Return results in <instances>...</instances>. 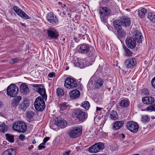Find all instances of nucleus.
Masks as SVG:
<instances>
[{"label":"nucleus","instance_id":"nucleus-1","mask_svg":"<svg viewBox=\"0 0 155 155\" xmlns=\"http://www.w3.org/2000/svg\"><path fill=\"white\" fill-rule=\"evenodd\" d=\"M79 51L80 53L82 54H86L89 52V56L92 57V61L94 60L96 55L95 51L93 48H92L91 51H90V47L89 46L83 44L80 46Z\"/></svg>","mask_w":155,"mask_h":155},{"label":"nucleus","instance_id":"nucleus-2","mask_svg":"<svg viewBox=\"0 0 155 155\" xmlns=\"http://www.w3.org/2000/svg\"><path fill=\"white\" fill-rule=\"evenodd\" d=\"M82 133L81 128L74 127L71 128L68 132V136L71 138H74L80 136Z\"/></svg>","mask_w":155,"mask_h":155},{"label":"nucleus","instance_id":"nucleus-3","mask_svg":"<svg viewBox=\"0 0 155 155\" xmlns=\"http://www.w3.org/2000/svg\"><path fill=\"white\" fill-rule=\"evenodd\" d=\"M12 128L15 131L24 133L27 130V126L25 122L18 121L13 124Z\"/></svg>","mask_w":155,"mask_h":155},{"label":"nucleus","instance_id":"nucleus-4","mask_svg":"<svg viewBox=\"0 0 155 155\" xmlns=\"http://www.w3.org/2000/svg\"><path fill=\"white\" fill-rule=\"evenodd\" d=\"M18 92V88L17 86L14 84L9 85L7 89V94L12 97L16 96Z\"/></svg>","mask_w":155,"mask_h":155},{"label":"nucleus","instance_id":"nucleus-5","mask_svg":"<svg viewBox=\"0 0 155 155\" xmlns=\"http://www.w3.org/2000/svg\"><path fill=\"white\" fill-rule=\"evenodd\" d=\"M34 106L35 109L38 111H42L45 108V102L42 97L39 96L36 99Z\"/></svg>","mask_w":155,"mask_h":155},{"label":"nucleus","instance_id":"nucleus-6","mask_svg":"<svg viewBox=\"0 0 155 155\" xmlns=\"http://www.w3.org/2000/svg\"><path fill=\"white\" fill-rule=\"evenodd\" d=\"M113 22L121 27L124 26L125 27H129L131 24L130 18L127 17H123L120 20L116 19Z\"/></svg>","mask_w":155,"mask_h":155},{"label":"nucleus","instance_id":"nucleus-7","mask_svg":"<svg viewBox=\"0 0 155 155\" xmlns=\"http://www.w3.org/2000/svg\"><path fill=\"white\" fill-rule=\"evenodd\" d=\"M32 86L35 88V89H34L35 90L38 92L45 100L47 99V95L46 93L45 90L44 88L43 85L34 84H33Z\"/></svg>","mask_w":155,"mask_h":155},{"label":"nucleus","instance_id":"nucleus-8","mask_svg":"<svg viewBox=\"0 0 155 155\" xmlns=\"http://www.w3.org/2000/svg\"><path fill=\"white\" fill-rule=\"evenodd\" d=\"M104 148L103 143L101 142H99L95 143L89 147L88 151L91 153H96L102 150Z\"/></svg>","mask_w":155,"mask_h":155},{"label":"nucleus","instance_id":"nucleus-9","mask_svg":"<svg viewBox=\"0 0 155 155\" xmlns=\"http://www.w3.org/2000/svg\"><path fill=\"white\" fill-rule=\"evenodd\" d=\"M113 25L115 29V34L119 39L121 38L125 35L126 32L121 26L113 23Z\"/></svg>","mask_w":155,"mask_h":155},{"label":"nucleus","instance_id":"nucleus-10","mask_svg":"<svg viewBox=\"0 0 155 155\" xmlns=\"http://www.w3.org/2000/svg\"><path fill=\"white\" fill-rule=\"evenodd\" d=\"M64 86L67 88L73 89L77 86V82L74 79L68 78L65 80Z\"/></svg>","mask_w":155,"mask_h":155},{"label":"nucleus","instance_id":"nucleus-11","mask_svg":"<svg viewBox=\"0 0 155 155\" xmlns=\"http://www.w3.org/2000/svg\"><path fill=\"white\" fill-rule=\"evenodd\" d=\"M48 21L51 25H56L59 22L58 18L52 12L48 13L46 16Z\"/></svg>","mask_w":155,"mask_h":155},{"label":"nucleus","instance_id":"nucleus-12","mask_svg":"<svg viewBox=\"0 0 155 155\" xmlns=\"http://www.w3.org/2000/svg\"><path fill=\"white\" fill-rule=\"evenodd\" d=\"M127 127L128 130L134 133H137L139 129V126L137 124L131 121L127 122Z\"/></svg>","mask_w":155,"mask_h":155},{"label":"nucleus","instance_id":"nucleus-13","mask_svg":"<svg viewBox=\"0 0 155 155\" xmlns=\"http://www.w3.org/2000/svg\"><path fill=\"white\" fill-rule=\"evenodd\" d=\"M74 113L76 115L77 118L79 121H83L87 118V115L85 112L79 109H76L74 110Z\"/></svg>","mask_w":155,"mask_h":155},{"label":"nucleus","instance_id":"nucleus-14","mask_svg":"<svg viewBox=\"0 0 155 155\" xmlns=\"http://www.w3.org/2000/svg\"><path fill=\"white\" fill-rule=\"evenodd\" d=\"M13 8L15 12L21 17L26 19L29 18L27 15L18 7L14 6L13 7Z\"/></svg>","mask_w":155,"mask_h":155},{"label":"nucleus","instance_id":"nucleus-15","mask_svg":"<svg viewBox=\"0 0 155 155\" xmlns=\"http://www.w3.org/2000/svg\"><path fill=\"white\" fill-rule=\"evenodd\" d=\"M29 105L30 103L29 101L26 98H25L19 104V108L20 110L25 111L28 108Z\"/></svg>","mask_w":155,"mask_h":155},{"label":"nucleus","instance_id":"nucleus-16","mask_svg":"<svg viewBox=\"0 0 155 155\" xmlns=\"http://www.w3.org/2000/svg\"><path fill=\"white\" fill-rule=\"evenodd\" d=\"M126 43L127 46L130 48H133L136 46V41L133 38H127L126 40Z\"/></svg>","mask_w":155,"mask_h":155},{"label":"nucleus","instance_id":"nucleus-17","mask_svg":"<svg viewBox=\"0 0 155 155\" xmlns=\"http://www.w3.org/2000/svg\"><path fill=\"white\" fill-rule=\"evenodd\" d=\"M136 63V60L135 58H129L126 60L125 65L128 68H131L134 66Z\"/></svg>","mask_w":155,"mask_h":155},{"label":"nucleus","instance_id":"nucleus-18","mask_svg":"<svg viewBox=\"0 0 155 155\" xmlns=\"http://www.w3.org/2000/svg\"><path fill=\"white\" fill-rule=\"evenodd\" d=\"M85 63V60H79L78 58H77L76 60L74 63V64L75 66L82 68L87 66Z\"/></svg>","mask_w":155,"mask_h":155},{"label":"nucleus","instance_id":"nucleus-19","mask_svg":"<svg viewBox=\"0 0 155 155\" xmlns=\"http://www.w3.org/2000/svg\"><path fill=\"white\" fill-rule=\"evenodd\" d=\"M80 95V91L78 90H73L69 93L70 98L72 100H76L78 99Z\"/></svg>","mask_w":155,"mask_h":155},{"label":"nucleus","instance_id":"nucleus-20","mask_svg":"<svg viewBox=\"0 0 155 155\" xmlns=\"http://www.w3.org/2000/svg\"><path fill=\"white\" fill-rule=\"evenodd\" d=\"M48 36L52 38L56 39L58 36V32L53 28H50L47 31Z\"/></svg>","mask_w":155,"mask_h":155},{"label":"nucleus","instance_id":"nucleus-21","mask_svg":"<svg viewBox=\"0 0 155 155\" xmlns=\"http://www.w3.org/2000/svg\"><path fill=\"white\" fill-rule=\"evenodd\" d=\"M111 11L110 9L108 7H101L99 9L100 14H103L107 16L111 13Z\"/></svg>","mask_w":155,"mask_h":155},{"label":"nucleus","instance_id":"nucleus-22","mask_svg":"<svg viewBox=\"0 0 155 155\" xmlns=\"http://www.w3.org/2000/svg\"><path fill=\"white\" fill-rule=\"evenodd\" d=\"M154 98L152 97H145L142 99V102L147 105H151L154 102Z\"/></svg>","mask_w":155,"mask_h":155},{"label":"nucleus","instance_id":"nucleus-23","mask_svg":"<svg viewBox=\"0 0 155 155\" xmlns=\"http://www.w3.org/2000/svg\"><path fill=\"white\" fill-rule=\"evenodd\" d=\"M134 37L138 43H141L142 41L143 36L141 32L138 30H136L135 32Z\"/></svg>","mask_w":155,"mask_h":155},{"label":"nucleus","instance_id":"nucleus-24","mask_svg":"<svg viewBox=\"0 0 155 155\" xmlns=\"http://www.w3.org/2000/svg\"><path fill=\"white\" fill-rule=\"evenodd\" d=\"M55 124L61 128L65 127L67 125V121L64 120H58L55 122Z\"/></svg>","mask_w":155,"mask_h":155},{"label":"nucleus","instance_id":"nucleus-25","mask_svg":"<svg viewBox=\"0 0 155 155\" xmlns=\"http://www.w3.org/2000/svg\"><path fill=\"white\" fill-rule=\"evenodd\" d=\"M20 91L23 94H26L29 92V89L25 84L23 83L21 84L20 85Z\"/></svg>","mask_w":155,"mask_h":155},{"label":"nucleus","instance_id":"nucleus-26","mask_svg":"<svg viewBox=\"0 0 155 155\" xmlns=\"http://www.w3.org/2000/svg\"><path fill=\"white\" fill-rule=\"evenodd\" d=\"M21 99V97L20 96H18L15 97L12 100L11 103L12 106L13 107H15L19 104V102Z\"/></svg>","mask_w":155,"mask_h":155},{"label":"nucleus","instance_id":"nucleus-27","mask_svg":"<svg viewBox=\"0 0 155 155\" xmlns=\"http://www.w3.org/2000/svg\"><path fill=\"white\" fill-rule=\"evenodd\" d=\"M16 152L15 150L13 148H10L4 151L2 155H16Z\"/></svg>","mask_w":155,"mask_h":155},{"label":"nucleus","instance_id":"nucleus-28","mask_svg":"<svg viewBox=\"0 0 155 155\" xmlns=\"http://www.w3.org/2000/svg\"><path fill=\"white\" fill-rule=\"evenodd\" d=\"M108 65L105 62L103 61L101 64H100L99 68L102 72H105L108 69Z\"/></svg>","mask_w":155,"mask_h":155},{"label":"nucleus","instance_id":"nucleus-29","mask_svg":"<svg viewBox=\"0 0 155 155\" xmlns=\"http://www.w3.org/2000/svg\"><path fill=\"white\" fill-rule=\"evenodd\" d=\"M27 117L30 120L33 121L35 120V117L37 115L36 114L34 113L32 111L28 112L26 114Z\"/></svg>","mask_w":155,"mask_h":155},{"label":"nucleus","instance_id":"nucleus-30","mask_svg":"<svg viewBox=\"0 0 155 155\" xmlns=\"http://www.w3.org/2000/svg\"><path fill=\"white\" fill-rule=\"evenodd\" d=\"M123 124V121H117L114 123L113 128L115 130L118 129L121 127Z\"/></svg>","mask_w":155,"mask_h":155},{"label":"nucleus","instance_id":"nucleus-31","mask_svg":"<svg viewBox=\"0 0 155 155\" xmlns=\"http://www.w3.org/2000/svg\"><path fill=\"white\" fill-rule=\"evenodd\" d=\"M8 130V127L5 124V122L0 124V132L5 133Z\"/></svg>","mask_w":155,"mask_h":155},{"label":"nucleus","instance_id":"nucleus-32","mask_svg":"<svg viewBox=\"0 0 155 155\" xmlns=\"http://www.w3.org/2000/svg\"><path fill=\"white\" fill-rule=\"evenodd\" d=\"M110 118L114 120H115L118 118V116L117 112L114 110L111 111L110 114Z\"/></svg>","mask_w":155,"mask_h":155},{"label":"nucleus","instance_id":"nucleus-33","mask_svg":"<svg viewBox=\"0 0 155 155\" xmlns=\"http://www.w3.org/2000/svg\"><path fill=\"white\" fill-rule=\"evenodd\" d=\"M147 11L144 8H142L140 10H139L138 11V14L140 18H143L147 13Z\"/></svg>","mask_w":155,"mask_h":155},{"label":"nucleus","instance_id":"nucleus-34","mask_svg":"<svg viewBox=\"0 0 155 155\" xmlns=\"http://www.w3.org/2000/svg\"><path fill=\"white\" fill-rule=\"evenodd\" d=\"M119 104L121 107H126L129 106V102L127 100L123 99L121 101Z\"/></svg>","mask_w":155,"mask_h":155},{"label":"nucleus","instance_id":"nucleus-35","mask_svg":"<svg viewBox=\"0 0 155 155\" xmlns=\"http://www.w3.org/2000/svg\"><path fill=\"white\" fill-rule=\"evenodd\" d=\"M103 83L104 81L101 79H97L94 83L95 87L97 88L101 87L103 85Z\"/></svg>","mask_w":155,"mask_h":155},{"label":"nucleus","instance_id":"nucleus-36","mask_svg":"<svg viewBox=\"0 0 155 155\" xmlns=\"http://www.w3.org/2000/svg\"><path fill=\"white\" fill-rule=\"evenodd\" d=\"M148 18L152 22H155V15L154 13L150 12L148 15Z\"/></svg>","mask_w":155,"mask_h":155},{"label":"nucleus","instance_id":"nucleus-37","mask_svg":"<svg viewBox=\"0 0 155 155\" xmlns=\"http://www.w3.org/2000/svg\"><path fill=\"white\" fill-rule=\"evenodd\" d=\"M81 106L84 108L86 110H88L90 107V104L89 102L87 101H85L82 102Z\"/></svg>","mask_w":155,"mask_h":155},{"label":"nucleus","instance_id":"nucleus-38","mask_svg":"<svg viewBox=\"0 0 155 155\" xmlns=\"http://www.w3.org/2000/svg\"><path fill=\"white\" fill-rule=\"evenodd\" d=\"M149 112L155 111V104L147 107L145 110Z\"/></svg>","mask_w":155,"mask_h":155},{"label":"nucleus","instance_id":"nucleus-39","mask_svg":"<svg viewBox=\"0 0 155 155\" xmlns=\"http://www.w3.org/2000/svg\"><path fill=\"white\" fill-rule=\"evenodd\" d=\"M5 136L7 140L9 142L11 143H13L14 142V137L13 135L9 134H6Z\"/></svg>","mask_w":155,"mask_h":155},{"label":"nucleus","instance_id":"nucleus-40","mask_svg":"<svg viewBox=\"0 0 155 155\" xmlns=\"http://www.w3.org/2000/svg\"><path fill=\"white\" fill-rule=\"evenodd\" d=\"M56 94L58 96L62 97L64 94V91L60 88H58L56 90Z\"/></svg>","mask_w":155,"mask_h":155},{"label":"nucleus","instance_id":"nucleus-41","mask_svg":"<svg viewBox=\"0 0 155 155\" xmlns=\"http://www.w3.org/2000/svg\"><path fill=\"white\" fill-rule=\"evenodd\" d=\"M59 107L60 110H64L68 107V105L67 103L64 102L59 104Z\"/></svg>","mask_w":155,"mask_h":155},{"label":"nucleus","instance_id":"nucleus-42","mask_svg":"<svg viewBox=\"0 0 155 155\" xmlns=\"http://www.w3.org/2000/svg\"><path fill=\"white\" fill-rule=\"evenodd\" d=\"M150 118L148 115H143L141 118V121L143 122L147 123L149 121Z\"/></svg>","mask_w":155,"mask_h":155},{"label":"nucleus","instance_id":"nucleus-43","mask_svg":"<svg viewBox=\"0 0 155 155\" xmlns=\"http://www.w3.org/2000/svg\"><path fill=\"white\" fill-rule=\"evenodd\" d=\"M125 51V55L127 56H131L132 54V53L130 51V50L125 47L124 48Z\"/></svg>","mask_w":155,"mask_h":155},{"label":"nucleus","instance_id":"nucleus-44","mask_svg":"<svg viewBox=\"0 0 155 155\" xmlns=\"http://www.w3.org/2000/svg\"><path fill=\"white\" fill-rule=\"evenodd\" d=\"M100 18L101 21L103 23H105L106 22V16L107 15H104L103 14H100Z\"/></svg>","mask_w":155,"mask_h":155},{"label":"nucleus","instance_id":"nucleus-45","mask_svg":"<svg viewBox=\"0 0 155 155\" xmlns=\"http://www.w3.org/2000/svg\"><path fill=\"white\" fill-rule=\"evenodd\" d=\"M19 60L18 58H15L12 59L9 61V63L11 64L17 63Z\"/></svg>","mask_w":155,"mask_h":155},{"label":"nucleus","instance_id":"nucleus-46","mask_svg":"<svg viewBox=\"0 0 155 155\" xmlns=\"http://www.w3.org/2000/svg\"><path fill=\"white\" fill-rule=\"evenodd\" d=\"M142 93L143 94L145 95H148L149 94V92L148 90L146 89H143L142 90Z\"/></svg>","mask_w":155,"mask_h":155},{"label":"nucleus","instance_id":"nucleus-47","mask_svg":"<svg viewBox=\"0 0 155 155\" xmlns=\"http://www.w3.org/2000/svg\"><path fill=\"white\" fill-rule=\"evenodd\" d=\"M43 143H41L38 146V148L39 150H41L42 149H44L45 148V147L43 145Z\"/></svg>","mask_w":155,"mask_h":155},{"label":"nucleus","instance_id":"nucleus-48","mask_svg":"<svg viewBox=\"0 0 155 155\" xmlns=\"http://www.w3.org/2000/svg\"><path fill=\"white\" fill-rule=\"evenodd\" d=\"M50 139V137H46L43 140V144L45 145L46 143Z\"/></svg>","mask_w":155,"mask_h":155},{"label":"nucleus","instance_id":"nucleus-49","mask_svg":"<svg viewBox=\"0 0 155 155\" xmlns=\"http://www.w3.org/2000/svg\"><path fill=\"white\" fill-rule=\"evenodd\" d=\"M151 83L152 87L155 88V77L152 79Z\"/></svg>","mask_w":155,"mask_h":155},{"label":"nucleus","instance_id":"nucleus-50","mask_svg":"<svg viewBox=\"0 0 155 155\" xmlns=\"http://www.w3.org/2000/svg\"><path fill=\"white\" fill-rule=\"evenodd\" d=\"M25 136L23 134H21L19 137V139L22 141H23L25 138Z\"/></svg>","mask_w":155,"mask_h":155},{"label":"nucleus","instance_id":"nucleus-51","mask_svg":"<svg viewBox=\"0 0 155 155\" xmlns=\"http://www.w3.org/2000/svg\"><path fill=\"white\" fill-rule=\"evenodd\" d=\"M55 73L54 72H52L51 73H50L49 74H48V76L50 78H52L55 76Z\"/></svg>","mask_w":155,"mask_h":155},{"label":"nucleus","instance_id":"nucleus-52","mask_svg":"<svg viewBox=\"0 0 155 155\" xmlns=\"http://www.w3.org/2000/svg\"><path fill=\"white\" fill-rule=\"evenodd\" d=\"M70 151H66L63 153V155H69L70 153Z\"/></svg>","mask_w":155,"mask_h":155},{"label":"nucleus","instance_id":"nucleus-53","mask_svg":"<svg viewBox=\"0 0 155 155\" xmlns=\"http://www.w3.org/2000/svg\"><path fill=\"white\" fill-rule=\"evenodd\" d=\"M102 109V108L98 107H97L96 108V110L97 111H100Z\"/></svg>","mask_w":155,"mask_h":155},{"label":"nucleus","instance_id":"nucleus-54","mask_svg":"<svg viewBox=\"0 0 155 155\" xmlns=\"http://www.w3.org/2000/svg\"><path fill=\"white\" fill-rule=\"evenodd\" d=\"M57 12H58V13L60 15H61V12H60L59 9H57Z\"/></svg>","mask_w":155,"mask_h":155},{"label":"nucleus","instance_id":"nucleus-55","mask_svg":"<svg viewBox=\"0 0 155 155\" xmlns=\"http://www.w3.org/2000/svg\"><path fill=\"white\" fill-rule=\"evenodd\" d=\"M3 106V103L2 102L0 101V107H1Z\"/></svg>","mask_w":155,"mask_h":155},{"label":"nucleus","instance_id":"nucleus-56","mask_svg":"<svg viewBox=\"0 0 155 155\" xmlns=\"http://www.w3.org/2000/svg\"><path fill=\"white\" fill-rule=\"evenodd\" d=\"M66 6V5L65 4H62V5H61V7L64 8Z\"/></svg>","mask_w":155,"mask_h":155},{"label":"nucleus","instance_id":"nucleus-57","mask_svg":"<svg viewBox=\"0 0 155 155\" xmlns=\"http://www.w3.org/2000/svg\"><path fill=\"white\" fill-rule=\"evenodd\" d=\"M121 136L123 138H124L125 137V136L124 134H122Z\"/></svg>","mask_w":155,"mask_h":155},{"label":"nucleus","instance_id":"nucleus-58","mask_svg":"<svg viewBox=\"0 0 155 155\" xmlns=\"http://www.w3.org/2000/svg\"><path fill=\"white\" fill-rule=\"evenodd\" d=\"M58 3L59 4V5H62V2H58Z\"/></svg>","mask_w":155,"mask_h":155},{"label":"nucleus","instance_id":"nucleus-59","mask_svg":"<svg viewBox=\"0 0 155 155\" xmlns=\"http://www.w3.org/2000/svg\"><path fill=\"white\" fill-rule=\"evenodd\" d=\"M62 14H63V15H66V13L64 11L62 12Z\"/></svg>","mask_w":155,"mask_h":155},{"label":"nucleus","instance_id":"nucleus-60","mask_svg":"<svg viewBox=\"0 0 155 155\" xmlns=\"http://www.w3.org/2000/svg\"><path fill=\"white\" fill-rule=\"evenodd\" d=\"M36 143V141H35V140H34L33 142H32V143H33V144H35V143Z\"/></svg>","mask_w":155,"mask_h":155},{"label":"nucleus","instance_id":"nucleus-61","mask_svg":"<svg viewBox=\"0 0 155 155\" xmlns=\"http://www.w3.org/2000/svg\"><path fill=\"white\" fill-rule=\"evenodd\" d=\"M21 25H23V26H25V24L21 23Z\"/></svg>","mask_w":155,"mask_h":155},{"label":"nucleus","instance_id":"nucleus-62","mask_svg":"<svg viewBox=\"0 0 155 155\" xmlns=\"http://www.w3.org/2000/svg\"><path fill=\"white\" fill-rule=\"evenodd\" d=\"M6 143V142L5 141H4L3 142V143H4V144L5 143Z\"/></svg>","mask_w":155,"mask_h":155},{"label":"nucleus","instance_id":"nucleus-63","mask_svg":"<svg viewBox=\"0 0 155 155\" xmlns=\"http://www.w3.org/2000/svg\"><path fill=\"white\" fill-rule=\"evenodd\" d=\"M68 68H66V70H68Z\"/></svg>","mask_w":155,"mask_h":155},{"label":"nucleus","instance_id":"nucleus-64","mask_svg":"<svg viewBox=\"0 0 155 155\" xmlns=\"http://www.w3.org/2000/svg\"><path fill=\"white\" fill-rule=\"evenodd\" d=\"M153 118H154V117H153V118H152V119H153Z\"/></svg>","mask_w":155,"mask_h":155}]
</instances>
